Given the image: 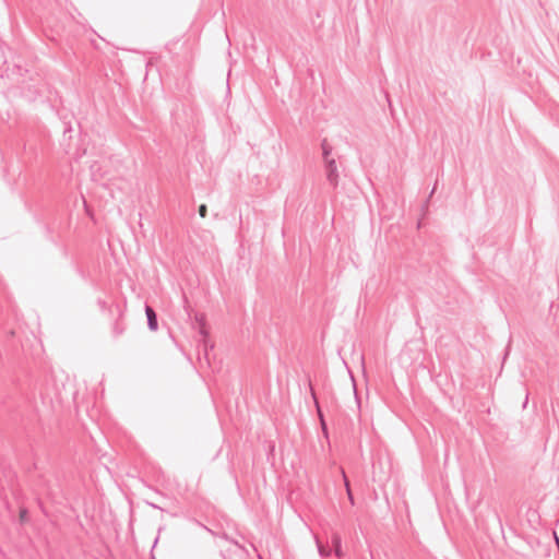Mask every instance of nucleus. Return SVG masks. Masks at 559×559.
<instances>
[{"label":"nucleus","mask_w":559,"mask_h":559,"mask_svg":"<svg viewBox=\"0 0 559 559\" xmlns=\"http://www.w3.org/2000/svg\"><path fill=\"white\" fill-rule=\"evenodd\" d=\"M145 312L147 316L150 329L155 331L157 329V320L154 310L151 307H146Z\"/></svg>","instance_id":"1"},{"label":"nucleus","mask_w":559,"mask_h":559,"mask_svg":"<svg viewBox=\"0 0 559 559\" xmlns=\"http://www.w3.org/2000/svg\"><path fill=\"white\" fill-rule=\"evenodd\" d=\"M311 394H312V396H313V400H314V403H316V406H317V411H318V415H319V418H320V423H321L322 430H323V432L326 435V433H328L326 425H325V421H324V418H323L322 412H321V409H320V406H319L318 400H317V397H316L314 391H313L312 389H311Z\"/></svg>","instance_id":"2"},{"label":"nucleus","mask_w":559,"mask_h":559,"mask_svg":"<svg viewBox=\"0 0 559 559\" xmlns=\"http://www.w3.org/2000/svg\"><path fill=\"white\" fill-rule=\"evenodd\" d=\"M328 166H329V178H330V180L336 182L337 169H336L335 162L333 159L329 160L328 162Z\"/></svg>","instance_id":"3"},{"label":"nucleus","mask_w":559,"mask_h":559,"mask_svg":"<svg viewBox=\"0 0 559 559\" xmlns=\"http://www.w3.org/2000/svg\"><path fill=\"white\" fill-rule=\"evenodd\" d=\"M328 166H329V178H330V180L336 182L337 169H336L335 162L333 159L329 160L328 162Z\"/></svg>","instance_id":"4"},{"label":"nucleus","mask_w":559,"mask_h":559,"mask_svg":"<svg viewBox=\"0 0 559 559\" xmlns=\"http://www.w3.org/2000/svg\"><path fill=\"white\" fill-rule=\"evenodd\" d=\"M206 212H207L206 205H204V204L200 205V207H199L200 216L201 217H205L206 216Z\"/></svg>","instance_id":"5"},{"label":"nucleus","mask_w":559,"mask_h":559,"mask_svg":"<svg viewBox=\"0 0 559 559\" xmlns=\"http://www.w3.org/2000/svg\"><path fill=\"white\" fill-rule=\"evenodd\" d=\"M201 334H203L204 336H206V335H207V332H206V330H205V328H204V326H202V328H201Z\"/></svg>","instance_id":"6"},{"label":"nucleus","mask_w":559,"mask_h":559,"mask_svg":"<svg viewBox=\"0 0 559 559\" xmlns=\"http://www.w3.org/2000/svg\"><path fill=\"white\" fill-rule=\"evenodd\" d=\"M345 486H346L347 488L349 487V485H348V481H347V480H345Z\"/></svg>","instance_id":"7"}]
</instances>
